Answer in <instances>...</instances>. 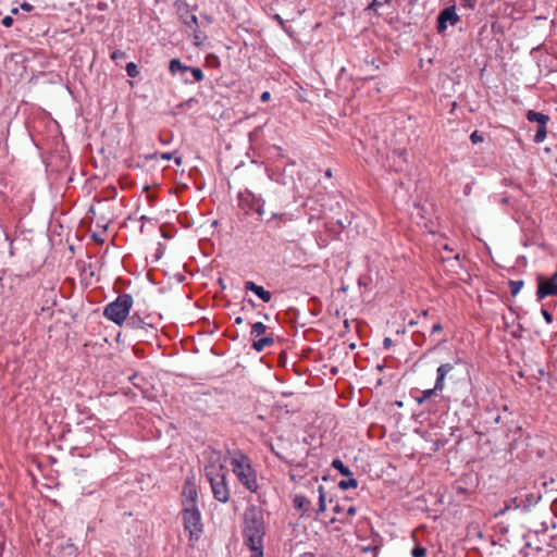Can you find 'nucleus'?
<instances>
[{
    "instance_id": "obj_17",
    "label": "nucleus",
    "mask_w": 557,
    "mask_h": 557,
    "mask_svg": "<svg viewBox=\"0 0 557 557\" xmlns=\"http://www.w3.org/2000/svg\"><path fill=\"white\" fill-rule=\"evenodd\" d=\"M239 207L246 212L253 209V196L249 191L239 193L238 195Z\"/></svg>"
},
{
    "instance_id": "obj_25",
    "label": "nucleus",
    "mask_w": 557,
    "mask_h": 557,
    "mask_svg": "<svg viewBox=\"0 0 557 557\" xmlns=\"http://www.w3.org/2000/svg\"><path fill=\"white\" fill-rule=\"evenodd\" d=\"M267 330V326L262 322H256L251 326V335L258 337L262 335Z\"/></svg>"
},
{
    "instance_id": "obj_27",
    "label": "nucleus",
    "mask_w": 557,
    "mask_h": 557,
    "mask_svg": "<svg viewBox=\"0 0 557 557\" xmlns=\"http://www.w3.org/2000/svg\"><path fill=\"white\" fill-rule=\"evenodd\" d=\"M188 73L191 74L195 82H201L203 79V72L199 67L189 66Z\"/></svg>"
},
{
    "instance_id": "obj_44",
    "label": "nucleus",
    "mask_w": 557,
    "mask_h": 557,
    "mask_svg": "<svg viewBox=\"0 0 557 557\" xmlns=\"http://www.w3.org/2000/svg\"><path fill=\"white\" fill-rule=\"evenodd\" d=\"M270 97H271V94L269 91H264V92H262L260 99H261V101L265 102L270 99Z\"/></svg>"
},
{
    "instance_id": "obj_49",
    "label": "nucleus",
    "mask_w": 557,
    "mask_h": 557,
    "mask_svg": "<svg viewBox=\"0 0 557 557\" xmlns=\"http://www.w3.org/2000/svg\"><path fill=\"white\" fill-rule=\"evenodd\" d=\"M324 174H325V176H326L327 178H330V177L332 176V171H331V169H326Z\"/></svg>"
},
{
    "instance_id": "obj_42",
    "label": "nucleus",
    "mask_w": 557,
    "mask_h": 557,
    "mask_svg": "<svg viewBox=\"0 0 557 557\" xmlns=\"http://www.w3.org/2000/svg\"><path fill=\"white\" fill-rule=\"evenodd\" d=\"M33 8H34V7H33L32 4H29L28 2H23V3L21 4V9H22V10H24V11H27V12L32 11V10H33Z\"/></svg>"
},
{
    "instance_id": "obj_8",
    "label": "nucleus",
    "mask_w": 557,
    "mask_h": 557,
    "mask_svg": "<svg viewBox=\"0 0 557 557\" xmlns=\"http://www.w3.org/2000/svg\"><path fill=\"white\" fill-rule=\"evenodd\" d=\"M315 202H319L321 207V215L319 218H326L329 213L336 211L339 209V201H338V191L332 190L327 197H321L315 199Z\"/></svg>"
},
{
    "instance_id": "obj_14",
    "label": "nucleus",
    "mask_w": 557,
    "mask_h": 557,
    "mask_svg": "<svg viewBox=\"0 0 557 557\" xmlns=\"http://www.w3.org/2000/svg\"><path fill=\"white\" fill-rule=\"evenodd\" d=\"M180 17L189 29L199 26L197 16L189 11L187 5H185L183 9H180Z\"/></svg>"
},
{
    "instance_id": "obj_50",
    "label": "nucleus",
    "mask_w": 557,
    "mask_h": 557,
    "mask_svg": "<svg viewBox=\"0 0 557 557\" xmlns=\"http://www.w3.org/2000/svg\"><path fill=\"white\" fill-rule=\"evenodd\" d=\"M175 163H176L177 165H180V164L182 163V158H181V157H176V158H175Z\"/></svg>"
},
{
    "instance_id": "obj_40",
    "label": "nucleus",
    "mask_w": 557,
    "mask_h": 557,
    "mask_svg": "<svg viewBox=\"0 0 557 557\" xmlns=\"http://www.w3.org/2000/svg\"><path fill=\"white\" fill-rule=\"evenodd\" d=\"M443 330V326L441 323H435L433 326H432V330H431V333L432 334H435V333H438Z\"/></svg>"
},
{
    "instance_id": "obj_31",
    "label": "nucleus",
    "mask_w": 557,
    "mask_h": 557,
    "mask_svg": "<svg viewBox=\"0 0 557 557\" xmlns=\"http://www.w3.org/2000/svg\"><path fill=\"white\" fill-rule=\"evenodd\" d=\"M510 509H515V504L511 502V498L509 499V502L504 506V508L499 509L496 513H495V517H498V516H502L504 515L505 512H507L508 510Z\"/></svg>"
},
{
    "instance_id": "obj_28",
    "label": "nucleus",
    "mask_w": 557,
    "mask_h": 557,
    "mask_svg": "<svg viewBox=\"0 0 557 557\" xmlns=\"http://www.w3.org/2000/svg\"><path fill=\"white\" fill-rule=\"evenodd\" d=\"M126 73L129 77H137L139 74L138 67L134 62L126 64Z\"/></svg>"
},
{
    "instance_id": "obj_48",
    "label": "nucleus",
    "mask_w": 557,
    "mask_h": 557,
    "mask_svg": "<svg viewBox=\"0 0 557 557\" xmlns=\"http://www.w3.org/2000/svg\"><path fill=\"white\" fill-rule=\"evenodd\" d=\"M243 322H244V319H243L242 317H237V318L235 319V323H236V324H242Z\"/></svg>"
},
{
    "instance_id": "obj_15",
    "label": "nucleus",
    "mask_w": 557,
    "mask_h": 557,
    "mask_svg": "<svg viewBox=\"0 0 557 557\" xmlns=\"http://www.w3.org/2000/svg\"><path fill=\"white\" fill-rule=\"evenodd\" d=\"M454 369V366L451 363H442L437 370V377L435 381V389H443L444 387V380L446 375Z\"/></svg>"
},
{
    "instance_id": "obj_41",
    "label": "nucleus",
    "mask_w": 557,
    "mask_h": 557,
    "mask_svg": "<svg viewBox=\"0 0 557 557\" xmlns=\"http://www.w3.org/2000/svg\"><path fill=\"white\" fill-rule=\"evenodd\" d=\"M387 0H373V2L370 4L371 8H377L383 5Z\"/></svg>"
},
{
    "instance_id": "obj_54",
    "label": "nucleus",
    "mask_w": 557,
    "mask_h": 557,
    "mask_svg": "<svg viewBox=\"0 0 557 557\" xmlns=\"http://www.w3.org/2000/svg\"><path fill=\"white\" fill-rule=\"evenodd\" d=\"M332 508H333V510L337 511L338 506H337V505H334Z\"/></svg>"
},
{
    "instance_id": "obj_52",
    "label": "nucleus",
    "mask_w": 557,
    "mask_h": 557,
    "mask_svg": "<svg viewBox=\"0 0 557 557\" xmlns=\"http://www.w3.org/2000/svg\"><path fill=\"white\" fill-rule=\"evenodd\" d=\"M300 557H313V554H311V553H306V554L301 555Z\"/></svg>"
},
{
    "instance_id": "obj_10",
    "label": "nucleus",
    "mask_w": 557,
    "mask_h": 557,
    "mask_svg": "<svg viewBox=\"0 0 557 557\" xmlns=\"http://www.w3.org/2000/svg\"><path fill=\"white\" fill-rule=\"evenodd\" d=\"M459 21V16L456 13L455 7L445 8L437 17V30L443 33L447 28V23L456 25Z\"/></svg>"
},
{
    "instance_id": "obj_6",
    "label": "nucleus",
    "mask_w": 557,
    "mask_h": 557,
    "mask_svg": "<svg viewBox=\"0 0 557 557\" xmlns=\"http://www.w3.org/2000/svg\"><path fill=\"white\" fill-rule=\"evenodd\" d=\"M124 323L125 330L131 332L132 337L140 342L145 341L149 333L153 335L156 331L152 324L144 321L137 313L126 319Z\"/></svg>"
},
{
    "instance_id": "obj_29",
    "label": "nucleus",
    "mask_w": 557,
    "mask_h": 557,
    "mask_svg": "<svg viewBox=\"0 0 557 557\" xmlns=\"http://www.w3.org/2000/svg\"><path fill=\"white\" fill-rule=\"evenodd\" d=\"M426 554V549L423 546L417 545L411 550L412 557H424Z\"/></svg>"
},
{
    "instance_id": "obj_56",
    "label": "nucleus",
    "mask_w": 557,
    "mask_h": 557,
    "mask_svg": "<svg viewBox=\"0 0 557 557\" xmlns=\"http://www.w3.org/2000/svg\"><path fill=\"white\" fill-rule=\"evenodd\" d=\"M358 283H359V285H363V282L361 281V278H359Z\"/></svg>"
},
{
    "instance_id": "obj_5",
    "label": "nucleus",
    "mask_w": 557,
    "mask_h": 557,
    "mask_svg": "<svg viewBox=\"0 0 557 557\" xmlns=\"http://www.w3.org/2000/svg\"><path fill=\"white\" fill-rule=\"evenodd\" d=\"M182 517L184 529L189 534L190 541H197L202 533L201 515L198 507H183Z\"/></svg>"
},
{
    "instance_id": "obj_33",
    "label": "nucleus",
    "mask_w": 557,
    "mask_h": 557,
    "mask_svg": "<svg viewBox=\"0 0 557 557\" xmlns=\"http://www.w3.org/2000/svg\"><path fill=\"white\" fill-rule=\"evenodd\" d=\"M437 389H435V386L431 389H425L422 393V397L418 399L419 403H422L423 400L430 398Z\"/></svg>"
},
{
    "instance_id": "obj_19",
    "label": "nucleus",
    "mask_w": 557,
    "mask_h": 557,
    "mask_svg": "<svg viewBox=\"0 0 557 557\" xmlns=\"http://www.w3.org/2000/svg\"><path fill=\"white\" fill-rule=\"evenodd\" d=\"M274 338L272 336H265L253 342L252 347L256 351L260 352L265 347L273 345Z\"/></svg>"
},
{
    "instance_id": "obj_20",
    "label": "nucleus",
    "mask_w": 557,
    "mask_h": 557,
    "mask_svg": "<svg viewBox=\"0 0 557 557\" xmlns=\"http://www.w3.org/2000/svg\"><path fill=\"white\" fill-rule=\"evenodd\" d=\"M332 467L341 472L344 476H351L352 472L348 467H346L341 459H334L332 461Z\"/></svg>"
},
{
    "instance_id": "obj_53",
    "label": "nucleus",
    "mask_w": 557,
    "mask_h": 557,
    "mask_svg": "<svg viewBox=\"0 0 557 557\" xmlns=\"http://www.w3.org/2000/svg\"><path fill=\"white\" fill-rule=\"evenodd\" d=\"M11 13H12V14H17V13H18V9H17V8H13V9L11 10Z\"/></svg>"
},
{
    "instance_id": "obj_9",
    "label": "nucleus",
    "mask_w": 557,
    "mask_h": 557,
    "mask_svg": "<svg viewBox=\"0 0 557 557\" xmlns=\"http://www.w3.org/2000/svg\"><path fill=\"white\" fill-rule=\"evenodd\" d=\"M542 495L540 493H529L524 497H513L511 498V502L515 504V509H520L522 512H529L540 503Z\"/></svg>"
},
{
    "instance_id": "obj_39",
    "label": "nucleus",
    "mask_w": 557,
    "mask_h": 557,
    "mask_svg": "<svg viewBox=\"0 0 557 557\" xmlns=\"http://www.w3.org/2000/svg\"><path fill=\"white\" fill-rule=\"evenodd\" d=\"M392 345H393V341L389 337H385L383 339V347L385 349H389L392 347Z\"/></svg>"
},
{
    "instance_id": "obj_7",
    "label": "nucleus",
    "mask_w": 557,
    "mask_h": 557,
    "mask_svg": "<svg viewBox=\"0 0 557 557\" xmlns=\"http://www.w3.org/2000/svg\"><path fill=\"white\" fill-rule=\"evenodd\" d=\"M549 296H557V271L548 278L543 275L537 276V299L542 300Z\"/></svg>"
},
{
    "instance_id": "obj_35",
    "label": "nucleus",
    "mask_w": 557,
    "mask_h": 557,
    "mask_svg": "<svg viewBox=\"0 0 557 557\" xmlns=\"http://www.w3.org/2000/svg\"><path fill=\"white\" fill-rule=\"evenodd\" d=\"M476 0H460V5L466 9H474Z\"/></svg>"
},
{
    "instance_id": "obj_36",
    "label": "nucleus",
    "mask_w": 557,
    "mask_h": 557,
    "mask_svg": "<svg viewBox=\"0 0 557 557\" xmlns=\"http://www.w3.org/2000/svg\"><path fill=\"white\" fill-rule=\"evenodd\" d=\"M541 312H542V315H543V318L545 319V321H546L547 323H552V322H553V315H552V313H549L546 309H542V311H541Z\"/></svg>"
},
{
    "instance_id": "obj_11",
    "label": "nucleus",
    "mask_w": 557,
    "mask_h": 557,
    "mask_svg": "<svg viewBox=\"0 0 557 557\" xmlns=\"http://www.w3.org/2000/svg\"><path fill=\"white\" fill-rule=\"evenodd\" d=\"M183 507H198L197 506V491L193 483L186 482L183 488Z\"/></svg>"
},
{
    "instance_id": "obj_43",
    "label": "nucleus",
    "mask_w": 557,
    "mask_h": 557,
    "mask_svg": "<svg viewBox=\"0 0 557 557\" xmlns=\"http://www.w3.org/2000/svg\"><path fill=\"white\" fill-rule=\"evenodd\" d=\"M253 211H256L259 215H262L264 213V209L261 205L253 206Z\"/></svg>"
},
{
    "instance_id": "obj_24",
    "label": "nucleus",
    "mask_w": 557,
    "mask_h": 557,
    "mask_svg": "<svg viewBox=\"0 0 557 557\" xmlns=\"http://www.w3.org/2000/svg\"><path fill=\"white\" fill-rule=\"evenodd\" d=\"M301 466L297 465L292 471H290V479L294 482H300L306 479V475H302L301 473Z\"/></svg>"
},
{
    "instance_id": "obj_26",
    "label": "nucleus",
    "mask_w": 557,
    "mask_h": 557,
    "mask_svg": "<svg viewBox=\"0 0 557 557\" xmlns=\"http://www.w3.org/2000/svg\"><path fill=\"white\" fill-rule=\"evenodd\" d=\"M523 285H524V283L521 280L509 281V287H510L511 295L517 296L519 294V292L521 290V288L523 287Z\"/></svg>"
},
{
    "instance_id": "obj_18",
    "label": "nucleus",
    "mask_w": 557,
    "mask_h": 557,
    "mask_svg": "<svg viewBox=\"0 0 557 557\" xmlns=\"http://www.w3.org/2000/svg\"><path fill=\"white\" fill-rule=\"evenodd\" d=\"M527 120L529 122H535L539 125H546L549 121V116L541 112L529 110L527 112Z\"/></svg>"
},
{
    "instance_id": "obj_37",
    "label": "nucleus",
    "mask_w": 557,
    "mask_h": 557,
    "mask_svg": "<svg viewBox=\"0 0 557 557\" xmlns=\"http://www.w3.org/2000/svg\"><path fill=\"white\" fill-rule=\"evenodd\" d=\"M322 488L320 487V491ZM319 507H320V510L321 511H324L326 509V505H325V499H324V496L323 494L320 492V497H319Z\"/></svg>"
},
{
    "instance_id": "obj_2",
    "label": "nucleus",
    "mask_w": 557,
    "mask_h": 557,
    "mask_svg": "<svg viewBox=\"0 0 557 557\" xmlns=\"http://www.w3.org/2000/svg\"><path fill=\"white\" fill-rule=\"evenodd\" d=\"M205 475L210 483L214 498L221 503L228 502L230 490L226 484L225 467L221 462L219 451H210L209 462L205 466Z\"/></svg>"
},
{
    "instance_id": "obj_16",
    "label": "nucleus",
    "mask_w": 557,
    "mask_h": 557,
    "mask_svg": "<svg viewBox=\"0 0 557 557\" xmlns=\"http://www.w3.org/2000/svg\"><path fill=\"white\" fill-rule=\"evenodd\" d=\"M293 503L296 511L299 513V517L302 518L310 507V500L302 495L296 494Z\"/></svg>"
},
{
    "instance_id": "obj_34",
    "label": "nucleus",
    "mask_w": 557,
    "mask_h": 557,
    "mask_svg": "<svg viewBox=\"0 0 557 557\" xmlns=\"http://www.w3.org/2000/svg\"><path fill=\"white\" fill-rule=\"evenodd\" d=\"M470 140L472 144H478V143H481L483 141V136L479 134L478 131H474L471 135H470Z\"/></svg>"
},
{
    "instance_id": "obj_21",
    "label": "nucleus",
    "mask_w": 557,
    "mask_h": 557,
    "mask_svg": "<svg viewBox=\"0 0 557 557\" xmlns=\"http://www.w3.org/2000/svg\"><path fill=\"white\" fill-rule=\"evenodd\" d=\"M394 162L396 163V158L398 159L397 170H403L401 163H406V150L405 149H395L393 151Z\"/></svg>"
},
{
    "instance_id": "obj_45",
    "label": "nucleus",
    "mask_w": 557,
    "mask_h": 557,
    "mask_svg": "<svg viewBox=\"0 0 557 557\" xmlns=\"http://www.w3.org/2000/svg\"><path fill=\"white\" fill-rule=\"evenodd\" d=\"M272 450H273V453H274L277 457H280L281 459H283V460H285V461H288V459H287L285 456H283V455L280 453V450H275V449H274V447H272Z\"/></svg>"
},
{
    "instance_id": "obj_32",
    "label": "nucleus",
    "mask_w": 557,
    "mask_h": 557,
    "mask_svg": "<svg viewBox=\"0 0 557 557\" xmlns=\"http://www.w3.org/2000/svg\"><path fill=\"white\" fill-rule=\"evenodd\" d=\"M126 58H127L126 53L122 50H114L111 53V59L113 61H117V60H122V59H126Z\"/></svg>"
},
{
    "instance_id": "obj_12",
    "label": "nucleus",
    "mask_w": 557,
    "mask_h": 557,
    "mask_svg": "<svg viewBox=\"0 0 557 557\" xmlns=\"http://www.w3.org/2000/svg\"><path fill=\"white\" fill-rule=\"evenodd\" d=\"M245 289L252 292L264 302H269L272 298V295L269 290H265L262 286L257 285L252 281H247L245 283Z\"/></svg>"
},
{
    "instance_id": "obj_46",
    "label": "nucleus",
    "mask_w": 557,
    "mask_h": 557,
    "mask_svg": "<svg viewBox=\"0 0 557 557\" xmlns=\"http://www.w3.org/2000/svg\"><path fill=\"white\" fill-rule=\"evenodd\" d=\"M161 158H162L163 160H171V159H172V153H170V152H164V153H162V154H161Z\"/></svg>"
},
{
    "instance_id": "obj_38",
    "label": "nucleus",
    "mask_w": 557,
    "mask_h": 557,
    "mask_svg": "<svg viewBox=\"0 0 557 557\" xmlns=\"http://www.w3.org/2000/svg\"><path fill=\"white\" fill-rule=\"evenodd\" d=\"M13 24V18L12 16L8 15L5 17L2 18V25L5 26V27H10L12 26Z\"/></svg>"
},
{
    "instance_id": "obj_47",
    "label": "nucleus",
    "mask_w": 557,
    "mask_h": 557,
    "mask_svg": "<svg viewBox=\"0 0 557 557\" xmlns=\"http://www.w3.org/2000/svg\"><path fill=\"white\" fill-rule=\"evenodd\" d=\"M355 512H356V508H355V507H352V506H350V507L347 509V513H348V515H350V516L355 515Z\"/></svg>"
},
{
    "instance_id": "obj_4",
    "label": "nucleus",
    "mask_w": 557,
    "mask_h": 557,
    "mask_svg": "<svg viewBox=\"0 0 557 557\" xmlns=\"http://www.w3.org/2000/svg\"><path fill=\"white\" fill-rule=\"evenodd\" d=\"M231 466L240 483L250 492H256L258 487L257 478L248 457L240 454L239 457L232 459Z\"/></svg>"
},
{
    "instance_id": "obj_13",
    "label": "nucleus",
    "mask_w": 557,
    "mask_h": 557,
    "mask_svg": "<svg viewBox=\"0 0 557 557\" xmlns=\"http://www.w3.org/2000/svg\"><path fill=\"white\" fill-rule=\"evenodd\" d=\"M170 72L174 75L176 73H181L182 79L185 83H191V81L186 77V74L189 71V66L182 64L178 59H172L169 64Z\"/></svg>"
},
{
    "instance_id": "obj_51",
    "label": "nucleus",
    "mask_w": 557,
    "mask_h": 557,
    "mask_svg": "<svg viewBox=\"0 0 557 557\" xmlns=\"http://www.w3.org/2000/svg\"><path fill=\"white\" fill-rule=\"evenodd\" d=\"M428 314H429V310H423L420 315L421 317H428Z\"/></svg>"
},
{
    "instance_id": "obj_55",
    "label": "nucleus",
    "mask_w": 557,
    "mask_h": 557,
    "mask_svg": "<svg viewBox=\"0 0 557 557\" xmlns=\"http://www.w3.org/2000/svg\"><path fill=\"white\" fill-rule=\"evenodd\" d=\"M206 22L210 23L211 20L208 16H206Z\"/></svg>"
},
{
    "instance_id": "obj_30",
    "label": "nucleus",
    "mask_w": 557,
    "mask_h": 557,
    "mask_svg": "<svg viewBox=\"0 0 557 557\" xmlns=\"http://www.w3.org/2000/svg\"><path fill=\"white\" fill-rule=\"evenodd\" d=\"M191 30H193V35H194V39H195V45L199 46L201 44L202 39L205 38L202 36V33L199 30V26L193 28Z\"/></svg>"
},
{
    "instance_id": "obj_22",
    "label": "nucleus",
    "mask_w": 557,
    "mask_h": 557,
    "mask_svg": "<svg viewBox=\"0 0 557 557\" xmlns=\"http://www.w3.org/2000/svg\"><path fill=\"white\" fill-rule=\"evenodd\" d=\"M347 480H342L338 483L339 488L346 491L348 488H356L358 486V481L351 475L347 476Z\"/></svg>"
},
{
    "instance_id": "obj_3",
    "label": "nucleus",
    "mask_w": 557,
    "mask_h": 557,
    "mask_svg": "<svg viewBox=\"0 0 557 557\" xmlns=\"http://www.w3.org/2000/svg\"><path fill=\"white\" fill-rule=\"evenodd\" d=\"M133 306V297L129 294H122L117 298L108 304L103 310V315L117 325H122L129 313Z\"/></svg>"
},
{
    "instance_id": "obj_1",
    "label": "nucleus",
    "mask_w": 557,
    "mask_h": 557,
    "mask_svg": "<svg viewBox=\"0 0 557 557\" xmlns=\"http://www.w3.org/2000/svg\"><path fill=\"white\" fill-rule=\"evenodd\" d=\"M264 521L260 509L250 506L244 513V543L255 554V557L263 556Z\"/></svg>"
},
{
    "instance_id": "obj_23",
    "label": "nucleus",
    "mask_w": 557,
    "mask_h": 557,
    "mask_svg": "<svg viewBox=\"0 0 557 557\" xmlns=\"http://www.w3.org/2000/svg\"><path fill=\"white\" fill-rule=\"evenodd\" d=\"M547 135V128L546 125H539L536 134L534 135V143L540 144L544 141Z\"/></svg>"
}]
</instances>
